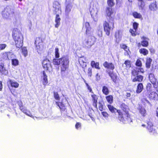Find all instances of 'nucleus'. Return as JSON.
Here are the masks:
<instances>
[{"label":"nucleus","instance_id":"f8f14e48","mask_svg":"<svg viewBox=\"0 0 158 158\" xmlns=\"http://www.w3.org/2000/svg\"><path fill=\"white\" fill-rule=\"evenodd\" d=\"M99 10V8H93V10L90 11L91 16L93 18L94 20H95L98 17V13Z\"/></svg>","mask_w":158,"mask_h":158},{"label":"nucleus","instance_id":"603ef678","mask_svg":"<svg viewBox=\"0 0 158 158\" xmlns=\"http://www.w3.org/2000/svg\"><path fill=\"white\" fill-rule=\"evenodd\" d=\"M54 97L55 99L56 100H59L60 99V97L57 92H54Z\"/></svg>","mask_w":158,"mask_h":158},{"label":"nucleus","instance_id":"4be33fe9","mask_svg":"<svg viewBox=\"0 0 158 158\" xmlns=\"http://www.w3.org/2000/svg\"><path fill=\"white\" fill-rule=\"evenodd\" d=\"M8 82L9 83L12 87L17 88L19 87V84L17 82L14 81L10 79H9Z\"/></svg>","mask_w":158,"mask_h":158},{"label":"nucleus","instance_id":"c03bdc74","mask_svg":"<svg viewBox=\"0 0 158 158\" xmlns=\"http://www.w3.org/2000/svg\"><path fill=\"white\" fill-rule=\"evenodd\" d=\"M107 4L110 6H113L114 5V0H107Z\"/></svg>","mask_w":158,"mask_h":158},{"label":"nucleus","instance_id":"09e8293b","mask_svg":"<svg viewBox=\"0 0 158 158\" xmlns=\"http://www.w3.org/2000/svg\"><path fill=\"white\" fill-rule=\"evenodd\" d=\"M131 73L133 75V76L134 77H135L136 76L138 75V71H137L135 69H133L132 70Z\"/></svg>","mask_w":158,"mask_h":158},{"label":"nucleus","instance_id":"c756f323","mask_svg":"<svg viewBox=\"0 0 158 158\" xmlns=\"http://www.w3.org/2000/svg\"><path fill=\"white\" fill-rule=\"evenodd\" d=\"M149 8L151 10H156L157 9V5L155 3H152L149 5Z\"/></svg>","mask_w":158,"mask_h":158},{"label":"nucleus","instance_id":"338daca9","mask_svg":"<svg viewBox=\"0 0 158 158\" xmlns=\"http://www.w3.org/2000/svg\"><path fill=\"white\" fill-rule=\"evenodd\" d=\"M96 80L97 81H98L99 80H100V76L98 75V73L97 74L96 76Z\"/></svg>","mask_w":158,"mask_h":158},{"label":"nucleus","instance_id":"9d476101","mask_svg":"<svg viewBox=\"0 0 158 158\" xmlns=\"http://www.w3.org/2000/svg\"><path fill=\"white\" fill-rule=\"evenodd\" d=\"M42 64L43 68L46 70H48L51 67L50 62L47 59L43 61Z\"/></svg>","mask_w":158,"mask_h":158},{"label":"nucleus","instance_id":"680f3d73","mask_svg":"<svg viewBox=\"0 0 158 158\" xmlns=\"http://www.w3.org/2000/svg\"><path fill=\"white\" fill-rule=\"evenodd\" d=\"M102 115L104 116V117H107V116L108 115L107 113L106 112H102Z\"/></svg>","mask_w":158,"mask_h":158},{"label":"nucleus","instance_id":"f704fd0d","mask_svg":"<svg viewBox=\"0 0 158 158\" xmlns=\"http://www.w3.org/2000/svg\"><path fill=\"white\" fill-rule=\"evenodd\" d=\"M106 98L108 102L110 103H111L113 102V97L111 95H109L106 97Z\"/></svg>","mask_w":158,"mask_h":158},{"label":"nucleus","instance_id":"9b49d317","mask_svg":"<svg viewBox=\"0 0 158 158\" xmlns=\"http://www.w3.org/2000/svg\"><path fill=\"white\" fill-rule=\"evenodd\" d=\"M78 61L79 64L83 68L86 66L87 60L86 58L82 56L79 58Z\"/></svg>","mask_w":158,"mask_h":158},{"label":"nucleus","instance_id":"79ce46f5","mask_svg":"<svg viewBox=\"0 0 158 158\" xmlns=\"http://www.w3.org/2000/svg\"><path fill=\"white\" fill-rule=\"evenodd\" d=\"M54 13L55 14H56L57 15V14L59 15L60 14H61V9H56L54 8Z\"/></svg>","mask_w":158,"mask_h":158},{"label":"nucleus","instance_id":"1a4fd4ad","mask_svg":"<svg viewBox=\"0 0 158 158\" xmlns=\"http://www.w3.org/2000/svg\"><path fill=\"white\" fill-rule=\"evenodd\" d=\"M14 56V55L9 52L3 53L2 54V58L4 60H6L7 59L10 60Z\"/></svg>","mask_w":158,"mask_h":158},{"label":"nucleus","instance_id":"49530a36","mask_svg":"<svg viewBox=\"0 0 158 158\" xmlns=\"http://www.w3.org/2000/svg\"><path fill=\"white\" fill-rule=\"evenodd\" d=\"M127 68H130L131 67L130 62L129 60H126L124 64Z\"/></svg>","mask_w":158,"mask_h":158},{"label":"nucleus","instance_id":"a19ab883","mask_svg":"<svg viewBox=\"0 0 158 158\" xmlns=\"http://www.w3.org/2000/svg\"><path fill=\"white\" fill-rule=\"evenodd\" d=\"M12 64L13 65L16 66L19 64V61L18 60L16 59H12Z\"/></svg>","mask_w":158,"mask_h":158},{"label":"nucleus","instance_id":"3c124183","mask_svg":"<svg viewBox=\"0 0 158 158\" xmlns=\"http://www.w3.org/2000/svg\"><path fill=\"white\" fill-rule=\"evenodd\" d=\"M138 25V24L136 22H134L133 23V27L135 30V31H136V30L137 29Z\"/></svg>","mask_w":158,"mask_h":158},{"label":"nucleus","instance_id":"b1692460","mask_svg":"<svg viewBox=\"0 0 158 158\" xmlns=\"http://www.w3.org/2000/svg\"><path fill=\"white\" fill-rule=\"evenodd\" d=\"M73 5L71 3H69L67 4L65 9V13L66 14H68L70 11Z\"/></svg>","mask_w":158,"mask_h":158},{"label":"nucleus","instance_id":"6e6552de","mask_svg":"<svg viewBox=\"0 0 158 158\" xmlns=\"http://www.w3.org/2000/svg\"><path fill=\"white\" fill-rule=\"evenodd\" d=\"M120 108L125 113V115H127V117L130 118L128 111L129 108L128 106L124 103H122L120 106Z\"/></svg>","mask_w":158,"mask_h":158},{"label":"nucleus","instance_id":"bb28decb","mask_svg":"<svg viewBox=\"0 0 158 158\" xmlns=\"http://www.w3.org/2000/svg\"><path fill=\"white\" fill-rule=\"evenodd\" d=\"M0 72L2 74L6 75L8 73L7 70L4 67L0 68Z\"/></svg>","mask_w":158,"mask_h":158},{"label":"nucleus","instance_id":"0eeeda50","mask_svg":"<svg viewBox=\"0 0 158 158\" xmlns=\"http://www.w3.org/2000/svg\"><path fill=\"white\" fill-rule=\"evenodd\" d=\"M83 29L85 31V33L87 35H89L93 33V30L90 26L88 22H86L84 25Z\"/></svg>","mask_w":158,"mask_h":158},{"label":"nucleus","instance_id":"ddd939ff","mask_svg":"<svg viewBox=\"0 0 158 158\" xmlns=\"http://www.w3.org/2000/svg\"><path fill=\"white\" fill-rule=\"evenodd\" d=\"M41 79L44 85H46L48 83L47 76L44 71H43L41 76Z\"/></svg>","mask_w":158,"mask_h":158},{"label":"nucleus","instance_id":"5fc2aeb1","mask_svg":"<svg viewBox=\"0 0 158 158\" xmlns=\"http://www.w3.org/2000/svg\"><path fill=\"white\" fill-rule=\"evenodd\" d=\"M136 65L137 66L140 67H141L142 66L141 61L140 60L138 59L137 60L136 63Z\"/></svg>","mask_w":158,"mask_h":158},{"label":"nucleus","instance_id":"39448f33","mask_svg":"<svg viewBox=\"0 0 158 158\" xmlns=\"http://www.w3.org/2000/svg\"><path fill=\"white\" fill-rule=\"evenodd\" d=\"M13 10L9 7H7L2 12V17L5 19H9L14 14Z\"/></svg>","mask_w":158,"mask_h":158},{"label":"nucleus","instance_id":"8fccbe9b","mask_svg":"<svg viewBox=\"0 0 158 158\" xmlns=\"http://www.w3.org/2000/svg\"><path fill=\"white\" fill-rule=\"evenodd\" d=\"M6 46L7 45L6 44H0V51L4 49Z\"/></svg>","mask_w":158,"mask_h":158},{"label":"nucleus","instance_id":"2f4dec72","mask_svg":"<svg viewBox=\"0 0 158 158\" xmlns=\"http://www.w3.org/2000/svg\"><path fill=\"white\" fill-rule=\"evenodd\" d=\"M109 74L113 81L114 82H115L116 81V79L117 78L116 74L112 73H109Z\"/></svg>","mask_w":158,"mask_h":158},{"label":"nucleus","instance_id":"473e14b6","mask_svg":"<svg viewBox=\"0 0 158 158\" xmlns=\"http://www.w3.org/2000/svg\"><path fill=\"white\" fill-rule=\"evenodd\" d=\"M108 107L109 110L112 113H115L117 110V109L114 107L112 106L109 105L108 106Z\"/></svg>","mask_w":158,"mask_h":158},{"label":"nucleus","instance_id":"e2e57ef3","mask_svg":"<svg viewBox=\"0 0 158 158\" xmlns=\"http://www.w3.org/2000/svg\"><path fill=\"white\" fill-rule=\"evenodd\" d=\"M4 67V64L3 61L0 60V68Z\"/></svg>","mask_w":158,"mask_h":158},{"label":"nucleus","instance_id":"cd10ccee","mask_svg":"<svg viewBox=\"0 0 158 158\" xmlns=\"http://www.w3.org/2000/svg\"><path fill=\"white\" fill-rule=\"evenodd\" d=\"M19 107L20 110L24 113L26 114L27 115L30 116V115L28 114L27 113V111L25 107H23V104L22 102H21V103L19 105Z\"/></svg>","mask_w":158,"mask_h":158},{"label":"nucleus","instance_id":"72a5a7b5","mask_svg":"<svg viewBox=\"0 0 158 158\" xmlns=\"http://www.w3.org/2000/svg\"><path fill=\"white\" fill-rule=\"evenodd\" d=\"M102 91L103 94L106 95H107L109 94V90L108 88L106 86L103 87Z\"/></svg>","mask_w":158,"mask_h":158},{"label":"nucleus","instance_id":"7ed1b4c3","mask_svg":"<svg viewBox=\"0 0 158 158\" xmlns=\"http://www.w3.org/2000/svg\"><path fill=\"white\" fill-rule=\"evenodd\" d=\"M103 25L104 31L106 34L109 35L110 31L113 30L114 27L113 18H110L108 22L105 21L103 23Z\"/></svg>","mask_w":158,"mask_h":158},{"label":"nucleus","instance_id":"0e129e2a","mask_svg":"<svg viewBox=\"0 0 158 158\" xmlns=\"http://www.w3.org/2000/svg\"><path fill=\"white\" fill-rule=\"evenodd\" d=\"M138 71V73L139 72H141L142 73H144V71L143 68H139Z\"/></svg>","mask_w":158,"mask_h":158},{"label":"nucleus","instance_id":"f03ea898","mask_svg":"<svg viewBox=\"0 0 158 158\" xmlns=\"http://www.w3.org/2000/svg\"><path fill=\"white\" fill-rule=\"evenodd\" d=\"M12 36L16 47L20 48L23 46V36L20 31L17 28L13 30Z\"/></svg>","mask_w":158,"mask_h":158},{"label":"nucleus","instance_id":"2eb2a0df","mask_svg":"<svg viewBox=\"0 0 158 158\" xmlns=\"http://www.w3.org/2000/svg\"><path fill=\"white\" fill-rule=\"evenodd\" d=\"M143 79V77L141 75L136 76L134 78H132V81L133 82L135 81L141 82Z\"/></svg>","mask_w":158,"mask_h":158},{"label":"nucleus","instance_id":"7c9ffc66","mask_svg":"<svg viewBox=\"0 0 158 158\" xmlns=\"http://www.w3.org/2000/svg\"><path fill=\"white\" fill-rule=\"evenodd\" d=\"M132 15L135 18L141 19L142 18V15L137 12H134L132 13Z\"/></svg>","mask_w":158,"mask_h":158},{"label":"nucleus","instance_id":"58836bf2","mask_svg":"<svg viewBox=\"0 0 158 158\" xmlns=\"http://www.w3.org/2000/svg\"><path fill=\"white\" fill-rule=\"evenodd\" d=\"M55 56L56 59H59L60 57L59 49L57 48H56L55 49Z\"/></svg>","mask_w":158,"mask_h":158},{"label":"nucleus","instance_id":"423d86ee","mask_svg":"<svg viewBox=\"0 0 158 158\" xmlns=\"http://www.w3.org/2000/svg\"><path fill=\"white\" fill-rule=\"evenodd\" d=\"M35 44L36 46V48L38 52H40L43 50V45L42 44V41L39 37L37 38L35 40Z\"/></svg>","mask_w":158,"mask_h":158},{"label":"nucleus","instance_id":"aec40b11","mask_svg":"<svg viewBox=\"0 0 158 158\" xmlns=\"http://www.w3.org/2000/svg\"><path fill=\"white\" fill-rule=\"evenodd\" d=\"M143 89V87L142 83H139L137 86V88L136 90V92L137 93H141Z\"/></svg>","mask_w":158,"mask_h":158},{"label":"nucleus","instance_id":"5701e85b","mask_svg":"<svg viewBox=\"0 0 158 158\" xmlns=\"http://www.w3.org/2000/svg\"><path fill=\"white\" fill-rule=\"evenodd\" d=\"M152 61V60L150 58H147L145 65L147 69H149L150 68Z\"/></svg>","mask_w":158,"mask_h":158},{"label":"nucleus","instance_id":"864d4df0","mask_svg":"<svg viewBox=\"0 0 158 158\" xmlns=\"http://www.w3.org/2000/svg\"><path fill=\"white\" fill-rule=\"evenodd\" d=\"M152 87V85L151 83H148L147 84L146 88L148 91H150Z\"/></svg>","mask_w":158,"mask_h":158},{"label":"nucleus","instance_id":"c9c22d12","mask_svg":"<svg viewBox=\"0 0 158 158\" xmlns=\"http://www.w3.org/2000/svg\"><path fill=\"white\" fill-rule=\"evenodd\" d=\"M139 52L143 54L144 55H146L148 53V50L144 48H142L140 49Z\"/></svg>","mask_w":158,"mask_h":158},{"label":"nucleus","instance_id":"6ab92c4d","mask_svg":"<svg viewBox=\"0 0 158 158\" xmlns=\"http://www.w3.org/2000/svg\"><path fill=\"white\" fill-rule=\"evenodd\" d=\"M61 19L59 17V15L57 14L56 15L55 22L56 23V24L55 25V27L56 28H58L60 25V21Z\"/></svg>","mask_w":158,"mask_h":158},{"label":"nucleus","instance_id":"37998d69","mask_svg":"<svg viewBox=\"0 0 158 158\" xmlns=\"http://www.w3.org/2000/svg\"><path fill=\"white\" fill-rule=\"evenodd\" d=\"M139 112L140 113L143 115H144L146 113V110L145 109L142 107H139Z\"/></svg>","mask_w":158,"mask_h":158},{"label":"nucleus","instance_id":"a878e982","mask_svg":"<svg viewBox=\"0 0 158 158\" xmlns=\"http://www.w3.org/2000/svg\"><path fill=\"white\" fill-rule=\"evenodd\" d=\"M91 96L93 100V106L95 107H96L97 106L98 97L95 94L92 95H91Z\"/></svg>","mask_w":158,"mask_h":158},{"label":"nucleus","instance_id":"ea45409f","mask_svg":"<svg viewBox=\"0 0 158 158\" xmlns=\"http://www.w3.org/2000/svg\"><path fill=\"white\" fill-rule=\"evenodd\" d=\"M56 103L58 104V105L61 110H64L65 109L64 105L62 103L59 102L58 103L56 102Z\"/></svg>","mask_w":158,"mask_h":158},{"label":"nucleus","instance_id":"13d9d810","mask_svg":"<svg viewBox=\"0 0 158 158\" xmlns=\"http://www.w3.org/2000/svg\"><path fill=\"white\" fill-rule=\"evenodd\" d=\"M81 126V124L79 122H77L75 125V127L77 129H78Z\"/></svg>","mask_w":158,"mask_h":158},{"label":"nucleus","instance_id":"c85d7f7f","mask_svg":"<svg viewBox=\"0 0 158 158\" xmlns=\"http://www.w3.org/2000/svg\"><path fill=\"white\" fill-rule=\"evenodd\" d=\"M138 5L139 9H143L144 6V3L143 0H138Z\"/></svg>","mask_w":158,"mask_h":158},{"label":"nucleus","instance_id":"f257e3e1","mask_svg":"<svg viewBox=\"0 0 158 158\" xmlns=\"http://www.w3.org/2000/svg\"><path fill=\"white\" fill-rule=\"evenodd\" d=\"M52 63L55 65H60V73L61 74H64L69 67V58L67 56H63L60 58L54 59Z\"/></svg>","mask_w":158,"mask_h":158},{"label":"nucleus","instance_id":"4468645a","mask_svg":"<svg viewBox=\"0 0 158 158\" xmlns=\"http://www.w3.org/2000/svg\"><path fill=\"white\" fill-rule=\"evenodd\" d=\"M147 124V128L149 132L153 133L156 132L155 129L153 127V124L151 122H148Z\"/></svg>","mask_w":158,"mask_h":158},{"label":"nucleus","instance_id":"a211bd4d","mask_svg":"<svg viewBox=\"0 0 158 158\" xmlns=\"http://www.w3.org/2000/svg\"><path fill=\"white\" fill-rule=\"evenodd\" d=\"M103 66L106 68L113 70L114 68V66L112 63H108L105 62L103 64Z\"/></svg>","mask_w":158,"mask_h":158},{"label":"nucleus","instance_id":"052dcab7","mask_svg":"<svg viewBox=\"0 0 158 158\" xmlns=\"http://www.w3.org/2000/svg\"><path fill=\"white\" fill-rule=\"evenodd\" d=\"M98 35L100 37H102V31L100 30H98Z\"/></svg>","mask_w":158,"mask_h":158},{"label":"nucleus","instance_id":"f3484780","mask_svg":"<svg viewBox=\"0 0 158 158\" xmlns=\"http://www.w3.org/2000/svg\"><path fill=\"white\" fill-rule=\"evenodd\" d=\"M106 12L107 16L110 18H112L111 15L113 14V12L112 11V9L110 7H107L106 9Z\"/></svg>","mask_w":158,"mask_h":158},{"label":"nucleus","instance_id":"412c9836","mask_svg":"<svg viewBox=\"0 0 158 158\" xmlns=\"http://www.w3.org/2000/svg\"><path fill=\"white\" fill-rule=\"evenodd\" d=\"M149 79L152 84H155L156 81V79L153 74L150 73L149 75Z\"/></svg>","mask_w":158,"mask_h":158},{"label":"nucleus","instance_id":"774afa93","mask_svg":"<svg viewBox=\"0 0 158 158\" xmlns=\"http://www.w3.org/2000/svg\"><path fill=\"white\" fill-rule=\"evenodd\" d=\"M99 105H100L99 106V109L101 111H102V110H103L102 106L100 103H99Z\"/></svg>","mask_w":158,"mask_h":158},{"label":"nucleus","instance_id":"de8ad7c7","mask_svg":"<svg viewBox=\"0 0 158 158\" xmlns=\"http://www.w3.org/2000/svg\"><path fill=\"white\" fill-rule=\"evenodd\" d=\"M142 45L144 47H147L148 45V42L147 40H143L141 42Z\"/></svg>","mask_w":158,"mask_h":158},{"label":"nucleus","instance_id":"393cba45","mask_svg":"<svg viewBox=\"0 0 158 158\" xmlns=\"http://www.w3.org/2000/svg\"><path fill=\"white\" fill-rule=\"evenodd\" d=\"M91 65L92 67H94L98 69H100L99 66V63L98 62L95 63L94 61H92L91 62Z\"/></svg>","mask_w":158,"mask_h":158},{"label":"nucleus","instance_id":"bf43d9fd","mask_svg":"<svg viewBox=\"0 0 158 158\" xmlns=\"http://www.w3.org/2000/svg\"><path fill=\"white\" fill-rule=\"evenodd\" d=\"M129 31L132 36H135V31H134L133 29H130Z\"/></svg>","mask_w":158,"mask_h":158},{"label":"nucleus","instance_id":"20e7f679","mask_svg":"<svg viewBox=\"0 0 158 158\" xmlns=\"http://www.w3.org/2000/svg\"><path fill=\"white\" fill-rule=\"evenodd\" d=\"M95 41V38L93 36H89L85 39L82 42V46L86 48H90Z\"/></svg>","mask_w":158,"mask_h":158},{"label":"nucleus","instance_id":"6e6d98bb","mask_svg":"<svg viewBox=\"0 0 158 158\" xmlns=\"http://www.w3.org/2000/svg\"><path fill=\"white\" fill-rule=\"evenodd\" d=\"M88 76L91 77L92 75V69L90 68H89L88 70Z\"/></svg>","mask_w":158,"mask_h":158},{"label":"nucleus","instance_id":"4d7b16f0","mask_svg":"<svg viewBox=\"0 0 158 158\" xmlns=\"http://www.w3.org/2000/svg\"><path fill=\"white\" fill-rule=\"evenodd\" d=\"M121 48L125 50H127L129 51L128 47L125 44H122L121 45Z\"/></svg>","mask_w":158,"mask_h":158},{"label":"nucleus","instance_id":"69168bd1","mask_svg":"<svg viewBox=\"0 0 158 158\" xmlns=\"http://www.w3.org/2000/svg\"><path fill=\"white\" fill-rule=\"evenodd\" d=\"M125 51V52H124L125 55L126 56H128L129 55V50L128 51V50H126Z\"/></svg>","mask_w":158,"mask_h":158},{"label":"nucleus","instance_id":"4c0bfd02","mask_svg":"<svg viewBox=\"0 0 158 158\" xmlns=\"http://www.w3.org/2000/svg\"><path fill=\"white\" fill-rule=\"evenodd\" d=\"M22 53L24 56H26L27 55V51L26 47H23L22 48Z\"/></svg>","mask_w":158,"mask_h":158},{"label":"nucleus","instance_id":"dca6fc26","mask_svg":"<svg viewBox=\"0 0 158 158\" xmlns=\"http://www.w3.org/2000/svg\"><path fill=\"white\" fill-rule=\"evenodd\" d=\"M148 97L150 99L155 100L157 99L158 95L156 92H153L149 94Z\"/></svg>","mask_w":158,"mask_h":158},{"label":"nucleus","instance_id":"e433bc0d","mask_svg":"<svg viewBox=\"0 0 158 158\" xmlns=\"http://www.w3.org/2000/svg\"><path fill=\"white\" fill-rule=\"evenodd\" d=\"M53 7L54 8H61L60 4L57 2H55L53 3Z\"/></svg>","mask_w":158,"mask_h":158},{"label":"nucleus","instance_id":"a18cd8bd","mask_svg":"<svg viewBox=\"0 0 158 158\" xmlns=\"http://www.w3.org/2000/svg\"><path fill=\"white\" fill-rule=\"evenodd\" d=\"M117 112L118 113V115H119V117L121 118H124L127 117V116L126 117H124L123 116V114L122 112L120 110H117Z\"/></svg>","mask_w":158,"mask_h":158}]
</instances>
